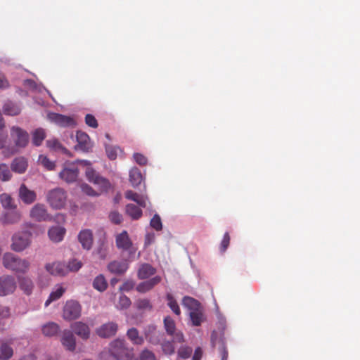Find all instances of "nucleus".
I'll use <instances>...</instances> for the list:
<instances>
[{
    "mask_svg": "<svg viewBox=\"0 0 360 360\" xmlns=\"http://www.w3.org/2000/svg\"><path fill=\"white\" fill-rule=\"evenodd\" d=\"M144 335L146 341L154 345H160L162 352L166 355L174 353L175 348L173 341L166 339L165 334L158 330L156 326L148 325L144 328Z\"/></svg>",
    "mask_w": 360,
    "mask_h": 360,
    "instance_id": "nucleus-1",
    "label": "nucleus"
},
{
    "mask_svg": "<svg viewBox=\"0 0 360 360\" xmlns=\"http://www.w3.org/2000/svg\"><path fill=\"white\" fill-rule=\"evenodd\" d=\"M3 265L6 269L15 274H25L29 271L31 264L26 259H22L11 252H6L3 256Z\"/></svg>",
    "mask_w": 360,
    "mask_h": 360,
    "instance_id": "nucleus-2",
    "label": "nucleus"
},
{
    "mask_svg": "<svg viewBox=\"0 0 360 360\" xmlns=\"http://www.w3.org/2000/svg\"><path fill=\"white\" fill-rule=\"evenodd\" d=\"M182 305L189 311L193 326H199L205 321L203 308L198 300L186 296L183 298Z\"/></svg>",
    "mask_w": 360,
    "mask_h": 360,
    "instance_id": "nucleus-3",
    "label": "nucleus"
},
{
    "mask_svg": "<svg viewBox=\"0 0 360 360\" xmlns=\"http://www.w3.org/2000/svg\"><path fill=\"white\" fill-rule=\"evenodd\" d=\"M32 243V233L29 231H18L11 238V248L20 252L27 249Z\"/></svg>",
    "mask_w": 360,
    "mask_h": 360,
    "instance_id": "nucleus-4",
    "label": "nucleus"
},
{
    "mask_svg": "<svg viewBox=\"0 0 360 360\" xmlns=\"http://www.w3.org/2000/svg\"><path fill=\"white\" fill-rule=\"evenodd\" d=\"M110 354L116 359L127 360L132 357V352L126 347L124 340L117 339L110 345Z\"/></svg>",
    "mask_w": 360,
    "mask_h": 360,
    "instance_id": "nucleus-5",
    "label": "nucleus"
},
{
    "mask_svg": "<svg viewBox=\"0 0 360 360\" xmlns=\"http://www.w3.org/2000/svg\"><path fill=\"white\" fill-rule=\"evenodd\" d=\"M46 199L50 206L58 210L64 207L67 202L66 191L62 188H56L49 191Z\"/></svg>",
    "mask_w": 360,
    "mask_h": 360,
    "instance_id": "nucleus-6",
    "label": "nucleus"
},
{
    "mask_svg": "<svg viewBox=\"0 0 360 360\" xmlns=\"http://www.w3.org/2000/svg\"><path fill=\"white\" fill-rule=\"evenodd\" d=\"M85 176L87 180L96 185L101 192H106L111 187L110 181L101 176L99 173L91 167H87L86 168Z\"/></svg>",
    "mask_w": 360,
    "mask_h": 360,
    "instance_id": "nucleus-7",
    "label": "nucleus"
},
{
    "mask_svg": "<svg viewBox=\"0 0 360 360\" xmlns=\"http://www.w3.org/2000/svg\"><path fill=\"white\" fill-rule=\"evenodd\" d=\"M115 243L118 249L128 252L130 256L134 255L136 251L126 231H123L115 236Z\"/></svg>",
    "mask_w": 360,
    "mask_h": 360,
    "instance_id": "nucleus-8",
    "label": "nucleus"
},
{
    "mask_svg": "<svg viewBox=\"0 0 360 360\" xmlns=\"http://www.w3.org/2000/svg\"><path fill=\"white\" fill-rule=\"evenodd\" d=\"M79 169L76 162H66L63 170L59 173V177L63 181L70 184L77 181Z\"/></svg>",
    "mask_w": 360,
    "mask_h": 360,
    "instance_id": "nucleus-9",
    "label": "nucleus"
},
{
    "mask_svg": "<svg viewBox=\"0 0 360 360\" xmlns=\"http://www.w3.org/2000/svg\"><path fill=\"white\" fill-rule=\"evenodd\" d=\"M11 136L15 143V149L26 147L29 142L28 133L19 127L13 126L11 128Z\"/></svg>",
    "mask_w": 360,
    "mask_h": 360,
    "instance_id": "nucleus-10",
    "label": "nucleus"
},
{
    "mask_svg": "<svg viewBox=\"0 0 360 360\" xmlns=\"http://www.w3.org/2000/svg\"><path fill=\"white\" fill-rule=\"evenodd\" d=\"M163 324L167 334L172 337V341L178 342L184 341V338L183 333L176 330L175 321L171 316H165L163 320Z\"/></svg>",
    "mask_w": 360,
    "mask_h": 360,
    "instance_id": "nucleus-11",
    "label": "nucleus"
},
{
    "mask_svg": "<svg viewBox=\"0 0 360 360\" xmlns=\"http://www.w3.org/2000/svg\"><path fill=\"white\" fill-rule=\"evenodd\" d=\"M17 287L15 278L11 275L0 276V296L13 294Z\"/></svg>",
    "mask_w": 360,
    "mask_h": 360,
    "instance_id": "nucleus-12",
    "label": "nucleus"
},
{
    "mask_svg": "<svg viewBox=\"0 0 360 360\" xmlns=\"http://www.w3.org/2000/svg\"><path fill=\"white\" fill-rule=\"evenodd\" d=\"M81 315V306L77 301H68L63 309V318L65 320H74Z\"/></svg>",
    "mask_w": 360,
    "mask_h": 360,
    "instance_id": "nucleus-13",
    "label": "nucleus"
},
{
    "mask_svg": "<svg viewBox=\"0 0 360 360\" xmlns=\"http://www.w3.org/2000/svg\"><path fill=\"white\" fill-rule=\"evenodd\" d=\"M30 217L37 221H48L51 218L46 206L41 203H37L32 207Z\"/></svg>",
    "mask_w": 360,
    "mask_h": 360,
    "instance_id": "nucleus-14",
    "label": "nucleus"
},
{
    "mask_svg": "<svg viewBox=\"0 0 360 360\" xmlns=\"http://www.w3.org/2000/svg\"><path fill=\"white\" fill-rule=\"evenodd\" d=\"M21 212L16 208L5 211L0 217V221L4 224H15L21 220Z\"/></svg>",
    "mask_w": 360,
    "mask_h": 360,
    "instance_id": "nucleus-15",
    "label": "nucleus"
},
{
    "mask_svg": "<svg viewBox=\"0 0 360 360\" xmlns=\"http://www.w3.org/2000/svg\"><path fill=\"white\" fill-rule=\"evenodd\" d=\"M47 117L49 120L60 127H73L75 125V122L74 120L69 116L55 112H49Z\"/></svg>",
    "mask_w": 360,
    "mask_h": 360,
    "instance_id": "nucleus-16",
    "label": "nucleus"
},
{
    "mask_svg": "<svg viewBox=\"0 0 360 360\" xmlns=\"http://www.w3.org/2000/svg\"><path fill=\"white\" fill-rule=\"evenodd\" d=\"M117 324L115 322H108L96 329V333L102 338L114 336L117 330Z\"/></svg>",
    "mask_w": 360,
    "mask_h": 360,
    "instance_id": "nucleus-17",
    "label": "nucleus"
},
{
    "mask_svg": "<svg viewBox=\"0 0 360 360\" xmlns=\"http://www.w3.org/2000/svg\"><path fill=\"white\" fill-rule=\"evenodd\" d=\"M76 139L77 142V144L75 146L76 150L89 152L91 149L93 144L87 134L79 131L77 132Z\"/></svg>",
    "mask_w": 360,
    "mask_h": 360,
    "instance_id": "nucleus-18",
    "label": "nucleus"
},
{
    "mask_svg": "<svg viewBox=\"0 0 360 360\" xmlns=\"http://www.w3.org/2000/svg\"><path fill=\"white\" fill-rule=\"evenodd\" d=\"M45 269L50 274L55 276H64L68 274L66 264L61 262H54L45 265Z\"/></svg>",
    "mask_w": 360,
    "mask_h": 360,
    "instance_id": "nucleus-19",
    "label": "nucleus"
},
{
    "mask_svg": "<svg viewBox=\"0 0 360 360\" xmlns=\"http://www.w3.org/2000/svg\"><path fill=\"white\" fill-rule=\"evenodd\" d=\"M8 134L6 131H0V150L4 158H8L15 154L17 150L13 146L7 145Z\"/></svg>",
    "mask_w": 360,
    "mask_h": 360,
    "instance_id": "nucleus-20",
    "label": "nucleus"
},
{
    "mask_svg": "<svg viewBox=\"0 0 360 360\" xmlns=\"http://www.w3.org/2000/svg\"><path fill=\"white\" fill-rule=\"evenodd\" d=\"M60 342L67 350L72 352L75 349L76 340L71 330H64L63 331Z\"/></svg>",
    "mask_w": 360,
    "mask_h": 360,
    "instance_id": "nucleus-21",
    "label": "nucleus"
},
{
    "mask_svg": "<svg viewBox=\"0 0 360 360\" xmlns=\"http://www.w3.org/2000/svg\"><path fill=\"white\" fill-rule=\"evenodd\" d=\"M72 331L83 340H87L90 337V328L89 326L82 321H77L71 325Z\"/></svg>",
    "mask_w": 360,
    "mask_h": 360,
    "instance_id": "nucleus-22",
    "label": "nucleus"
},
{
    "mask_svg": "<svg viewBox=\"0 0 360 360\" xmlns=\"http://www.w3.org/2000/svg\"><path fill=\"white\" fill-rule=\"evenodd\" d=\"M19 198L25 204L30 205L36 200L37 194L25 184H22L19 188Z\"/></svg>",
    "mask_w": 360,
    "mask_h": 360,
    "instance_id": "nucleus-23",
    "label": "nucleus"
},
{
    "mask_svg": "<svg viewBox=\"0 0 360 360\" xmlns=\"http://www.w3.org/2000/svg\"><path fill=\"white\" fill-rule=\"evenodd\" d=\"M78 240L82 248L89 250L93 245V233L90 229L82 230L78 234Z\"/></svg>",
    "mask_w": 360,
    "mask_h": 360,
    "instance_id": "nucleus-24",
    "label": "nucleus"
},
{
    "mask_svg": "<svg viewBox=\"0 0 360 360\" xmlns=\"http://www.w3.org/2000/svg\"><path fill=\"white\" fill-rule=\"evenodd\" d=\"M161 281V277L156 276L149 280L139 283L136 286V290L141 293H145L151 290L155 285H158Z\"/></svg>",
    "mask_w": 360,
    "mask_h": 360,
    "instance_id": "nucleus-25",
    "label": "nucleus"
},
{
    "mask_svg": "<svg viewBox=\"0 0 360 360\" xmlns=\"http://www.w3.org/2000/svg\"><path fill=\"white\" fill-rule=\"evenodd\" d=\"M65 234V228L60 226H52L48 231V235L51 240L54 243L60 242Z\"/></svg>",
    "mask_w": 360,
    "mask_h": 360,
    "instance_id": "nucleus-26",
    "label": "nucleus"
},
{
    "mask_svg": "<svg viewBox=\"0 0 360 360\" xmlns=\"http://www.w3.org/2000/svg\"><path fill=\"white\" fill-rule=\"evenodd\" d=\"M128 269V264L125 261H112L108 265V269L115 274H122Z\"/></svg>",
    "mask_w": 360,
    "mask_h": 360,
    "instance_id": "nucleus-27",
    "label": "nucleus"
},
{
    "mask_svg": "<svg viewBox=\"0 0 360 360\" xmlns=\"http://www.w3.org/2000/svg\"><path fill=\"white\" fill-rule=\"evenodd\" d=\"M27 167V162L26 159L22 157L15 158L11 166L12 171L18 174H23L25 172Z\"/></svg>",
    "mask_w": 360,
    "mask_h": 360,
    "instance_id": "nucleus-28",
    "label": "nucleus"
},
{
    "mask_svg": "<svg viewBox=\"0 0 360 360\" xmlns=\"http://www.w3.org/2000/svg\"><path fill=\"white\" fill-rule=\"evenodd\" d=\"M20 288L27 295L32 294L34 288L32 280L27 276H18Z\"/></svg>",
    "mask_w": 360,
    "mask_h": 360,
    "instance_id": "nucleus-29",
    "label": "nucleus"
},
{
    "mask_svg": "<svg viewBox=\"0 0 360 360\" xmlns=\"http://www.w3.org/2000/svg\"><path fill=\"white\" fill-rule=\"evenodd\" d=\"M125 197L128 200L136 202L139 206L143 207H146L148 203V199L147 197L140 195L132 191H127L125 193Z\"/></svg>",
    "mask_w": 360,
    "mask_h": 360,
    "instance_id": "nucleus-30",
    "label": "nucleus"
},
{
    "mask_svg": "<svg viewBox=\"0 0 360 360\" xmlns=\"http://www.w3.org/2000/svg\"><path fill=\"white\" fill-rule=\"evenodd\" d=\"M155 269L151 265L143 264L140 266L138 271V276L140 279H146L155 274Z\"/></svg>",
    "mask_w": 360,
    "mask_h": 360,
    "instance_id": "nucleus-31",
    "label": "nucleus"
},
{
    "mask_svg": "<svg viewBox=\"0 0 360 360\" xmlns=\"http://www.w3.org/2000/svg\"><path fill=\"white\" fill-rule=\"evenodd\" d=\"M60 330L59 326L54 322H49L42 326V333L47 337H52L56 335Z\"/></svg>",
    "mask_w": 360,
    "mask_h": 360,
    "instance_id": "nucleus-32",
    "label": "nucleus"
},
{
    "mask_svg": "<svg viewBox=\"0 0 360 360\" xmlns=\"http://www.w3.org/2000/svg\"><path fill=\"white\" fill-rule=\"evenodd\" d=\"M3 110L6 115L14 116L20 112L21 108L18 103L8 101L4 104Z\"/></svg>",
    "mask_w": 360,
    "mask_h": 360,
    "instance_id": "nucleus-33",
    "label": "nucleus"
},
{
    "mask_svg": "<svg viewBox=\"0 0 360 360\" xmlns=\"http://www.w3.org/2000/svg\"><path fill=\"white\" fill-rule=\"evenodd\" d=\"M65 289L60 285L55 287L53 290L50 293L49 298L45 302V307H48L52 302L58 300L65 292Z\"/></svg>",
    "mask_w": 360,
    "mask_h": 360,
    "instance_id": "nucleus-34",
    "label": "nucleus"
},
{
    "mask_svg": "<svg viewBox=\"0 0 360 360\" xmlns=\"http://www.w3.org/2000/svg\"><path fill=\"white\" fill-rule=\"evenodd\" d=\"M13 354V348L7 342L3 341L0 345V360L9 359Z\"/></svg>",
    "mask_w": 360,
    "mask_h": 360,
    "instance_id": "nucleus-35",
    "label": "nucleus"
},
{
    "mask_svg": "<svg viewBox=\"0 0 360 360\" xmlns=\"http://www.w3.org/2000/svg\"><path fill=\"white\" fill-rule=\"evenodd\" d=\"M129 181L134 187L138 186L143 181L141 172L137 167H133L129 171Z\"/></svg>",
    "mask_w": 360,
    "mask_h": 360,
    "instance_id": "nucleus-36",
    "label": "nucleus"
},
{
    "mask_svg": "<svg viewBox=\"0 0 360 360\" xmlns=\"http://www.w3.org/2000/svg\"><path fill=\"white\" fill-rule=\"evenodd\" d=\"M32 135L33 145L39 146L46 138V131L42 128H38L32 132Z\"/></svg>",
    "mask_w": 360,
    "mask_h": 360,
    "instance_id": "nucleus-37",
    "label": "nucleus"
},
{
    "mask_svg": "<svg viewBox=\"0 0 360 360\" xmlns=\"http://www.w3.org/2000/svg\"><path fill=\"white\" fill-rule=\"evenodd\" d=\"M0 200L2 207L6 210V211L17 207L13 199L7 193H2L0 195Z\"/></svg>",
    "mask_w": 360,
    "mask_h": 360,
    "instance_id": "nucleus-38",
    "label": "nucleus"
},
{
    "mask_svg": "<svg viewBox=\"0 0 360 360\" xmlns=\"http://www.w3.org/2000/svg\"><path fill=\"white\" fill-rule=\"evenodd\" d=\"M46 146L56 152H60L62 153L66 154L68 153V150L63 146V145L59 142L58 139H52L46 141Z\"/></svg>",
    "mask_w": 360,
    "mask_h": 360,
    "instance_id": "nucleus-39",
    "label": "nucleus"
},
{
    "mask_svg": "<svg viewBox=\"0 0 360 360\" xmlns=\"http://www.w3.org/2000/svg\"><path fill=\"white\" fill-rule=\"evenodd\" d=\"M127 337L135 345H142L144 339L142 336L139 335V331L135 328H131L127 331Z\"/></svg>",
    "mask_w": 360,
    "mask_h": 360,
    "instance_id": "nucleus-40",
    "label": "nucleus"
},
{
    "mask_svg": "<svg viewBox=\"0 0 360 360\" xmlns=\"http://www.w3.org/2000/svg\"><path fill=\"white\" fill-rule=\"evenodd\" d=\"M93 287L99 292H103L108 287V283L103 275L97 276L93 281Z\"/></svg>",
    "mask_w": 360,
    "mask_h": 360,
    "instance_id": "nucleus-41",
    "label": "nucleus"
},
{
    "mask_svg": "<svg viewBox=\"0 0 360 360\" xmlns=\"http://www.w3.org/2000/svg\"><path fill=\"white\" fill-rule=\"evenodd\" d=\"M126 212L133 219H138L142 215L141 210L134 204H128L126 207Z\"/></svg>",
    "mask_w": 360,
    "mask_h": 360,
    "instance_id": "nucleus-42",
    "label": "nucleus"
},
{
    "mask_svg": "<svg viewBox=\"0 0 360 360\" xmlns=\"http://www.w3.org/2000/svg\"><path fill=\"white\" fill-rule=\"evenodd\" d=\"M37 162L48 170H53L56 167L55 162L51 160L47 156L44 155H39Z\"/></svg>",
    "mask_w": 360,
    "mask_h": 360,
    "instance_id": "nucleus-43",
    "label": "nucleus"
},
{
    "mask_svg": "<svg viewBox=\"0 0 360 360\" xmlns=\"http://www.w3.org/2000/svg\"><path fill=\"white\" fill-rule=\"evenodd\" d=\"M24 84L36 92L41 93L43 91H45L52 98L51 93L47 89H46L43 85L37 84L32 79L25 80Z\"/></svg>",
    "mask_w": 360,
    "mask_h": 360,
    "instance_id": "nucleus-44",
    "label": "nucleus"
},
{
    "mask_svg": "<svg viewBox=\"0 0 360 360\" xmlns=\"http://www.w3.org/2000/svg\"><path fill=\"white\" fill-rule=\"evenodd\" d=\"M166 299L167 301V305L171 309V310L177 316L180 315L181 310L179 307L178 303L176 300L174 298L172 294L167 293L166 296Z\"/></svg>",
    "mask_w": 360,
    "mask_h": 360,
    "instance_id": "nucleus-45",
    "label": "nucleus"
},
{
    "mask_svg": "<svg viewBox=\"0 0 360 360\" xmlns=\"http://www.w3.org/2000/svg\"><path fill=\"white\" fill-rule=\"evenodd\" d=\"M193 349L191 347L182 346L179 347L177 351V357L176 360H186L188 359L191 354Z\"/></svg>",
    "mask_w": 360,
    "mask_h": 360,
    "instance_id": "nucleus-46",
    "label": "nucleus"
},
{
    "mask_svg": "<svg viewBox=\"0 0 360 360\" xmlns=\"http://www.w3.org/2000/svg\"><path fill=\"white\" fill-rule=\"evenodd\" d=\"M135 304L139 310L151 311L153 309L150 300L148 298L139 299L136 300Z\"/></svg>",
    "mask_w": 360,
    "mask_h": 360,
    "instance_id": "nucleus-47",
    "label": "nucleus"
},
{
    "mask_svg": "<svg viewBox=\"0 0 360 360\" xmlns=\"http://www.w3.org/2000/svg\"><path fill=\"white\" fill-rule=\"evenodd\" d=\"M11 177L12 174L8 166L4 163L0 164V179L3 181H8Z\"/></svg>",
    "mask_w": 360,
    "mask_h": 360,
    "instance_id": "nucleus-48",
    "label": "nucleus"
},
{
    "mask_svg": "<svg viewBox=\"0 0 360 360\" xmlns=\"http://www.w3.org/2000/svg\"><path fill=\"white\" fill-rule=\"evenodd\" d=\"M108 245L103 240H100L98 246L95 250V253L98 255L101 259H105L108 254Z\"/></svg>",
    "mask_w": 360,
    "mask_h": 360,
    "instance_id": "nucleus-49",
    "label": "nucleus"
},
{
    "mask_svg": "<svg viewBox=\"0 0 360 360\" xmlns=\"http://www.w3.org/2000/svg\"><path fill=\"white\" fill-rule=\"evenodd\" d=\"M68 268V274L70 271L76 272L79 271L82 266V263L77 259H72L69 261L68 264H66Z\"/></svg>",
    "mask_w": 360,
    "mask_h": 360,
    "instance_id": "nucleus-50",
    "label": "nucleus"
},
{
    "mask_svg": "<svg viewBox=\"0 0 360 360\" xmlns=\"http://www.w3.org/2000/svg\"><path fill=\"white\" fill-rule=\"evenodd\" d=\"M131 305L130 299L125 295L121 294L119 297V302L116 305L118 309H127Z\"/></svg>",
    "mask_w": 360,
    "mask_h": 360,
    "instance_id": "nucleus-51",
    "label": "nucleus"
},
{
    "mask_svg": "<svg viewBox=\"0 0 360 360\" xmlns=\"http://www.w3.org/2000/svg\"><path fill=\"white\" fill-rule=\"evenodd\" d=\"M150 225L153 229H154L156 231H160L162 229V224L160 219V217L155 214L153 217L151 219L150 221Z\"/></svg>",
    "mask_w": 360,
    "mask_h": 360,
    "instance_id": "nucleus-52",
    "label": "nucleus"
},
{
    "mask_svg": "<svg viewBox=\"0 0 360 360\" xmlns=\"http://www.w3.org/2000/svg\"><path fill=\"white\" fill-rule=\"evenodd\" d=\"M120 150L118 147L106 146L105 151L109 159L115 160L117 155V151Z\"/></svg>",
    "mask_w": 360,
    "mask_h": 360,
    "instance_id": "nucleus-53",
    "label": "nucleus"
},
{
    "mask_svg": "<svg viewBox=\"0 0 360 360\" xmlns=\"http://www.w3.org/2000/svg\"><path fill=\"white\" fill-rule=\"evenodd\" d=\"M140 359L141 360H158L155 354L148 350V349H144L141 355H140Z\"/></svg>",
    "mask_w": 360,
    "mask_h": 360,
    "instance_id": "nucleus-54",
    "label": "nucleus"
},
{
    "mask_svg": "<svg viewBox=\"0 0 360 360\" xmlns=\"http://www.w3.org/2000/svg\"><path fill=\"white\" fill-rule=\"evenodd\" d=\"M82 191L84 193L90 196L98 195V193L95 191L89 185L86 184H82L81 185Z\"/></svg>",
    "mask_w": 360,
    "mask_h": 360,
    "instance_id": "nucleus-55",
    "label": "nucleus"
},
{
    "mask_svg": "<svg viewBox=\"0 0 360 360\" xmlns=\"http://www.w3.org/2000/svg\"><path fill=\"white\" fill-rule=\"evenodd\" d=\"M85 122L86 124L92 127V128H96L98 127V122L94 116H93L91 114H87L85 117Z\"/></svg>",
    "mask_w": 360,
    "mask_h": 360,
    "instance_id": "nucleus-56",
    "label": "nucleus"
},
{
    "mask_svg": "<svg viewBox=\"0 0 360 360\" xmlns=\"http://www.w3.org/2000/svg\"><path fill=\"white\" fill-rule=\"evenodd\" d=\"M110 219L112 222L119 224L122 221V216L117 211H113L110 214Z\"/></svg>",
    "mask_w": 360,
    "mask_h": 360,
    "instance_id": "nucleus-57",
    "label": "nucleus"
},
{
    "mask_svg": "<svg viewBox=\"0 0 360 360\" xmlns=\"http://www.w3.org/2000/svg\"><path fill=\"white\" fill-rule=\"evenodd\" d=\"M134 160L135 162L139 165H145L147 163V158L141 153H134Z\"/></svg>",
    "mask_w": 360,
    "mask_h": 360,
    "instance_id": "nucleus-58",
    "label": "nucleus"
},
{
    "mask_svg": "<svg viewBox=\"0 0 360 360\" xmlns=\"http://www.w3.org/2000/svg\"><path fill=\"white\" fill-rule=\"evenodd\" d=\"M229 242H230V237H229V233L226 232L224 235L223 239L221 243L220 249H221V252H224L226 251V250L227 249V248L229 245Z\"/></svg>",
    "mask_w": 360,
    "mask_h": 360,
    "instance_id": "nucleus-59",
    "label": "nucleus"
},
{
    "mask_svg": "<svg viewBox=\"0 0 360 360\" xmlns=\"http://www.w3.org/2000/svg\"><path fill=\"white\" fill-rule=\"evenodd\" d=\"M10 315V310L8 307L0 305V318H7Z\"/></svg>",
    "mask_w": 360,
    "mask_h": 360,
    "instance_id": "nucleus-60",
    "label": "nucleus"
},
{
    "mask_svg": "<svg viewBox=\"0 0 360 360\" xmlns=\"http://www.w3.org/2000/svg\"><path fill=\"white\" fill-rule=\"evenodd\" d=\"M134 287V284L132 282H125L120 287V290L121 291H129L132 289Z\"/></svg>",
    "mask_w": 360,
    "mask_h": 360,
    "instance_id": "nucleus-61",
    "label": "nucleus"
},
{
    "mask_svg": "<svg viewBox=\"0 0 360 360\" xmlns=\"http://www.w3.org/2000/svg\"><path fill=\"white\" fill-rule=\"evenodd\" d=\"M9 84L5 76L0 73V89H5L8 86Z\"/></svg>",
    "mask_w": 360,
    "mask_h": 360,
    "instance_id": "nucleus-62",
    "label": "nucleus"
},
{
    "mask_svg": "<svg viewBox=\"0 0 360 360\" xmlns=\"http://www.w3.org/2000/svg\"><path fill=\"white\" fill-rule=\"evenodd\" d=\"M202 355V351L200 347H197L195 350L192 360H200Z\"/></svg>",
    "mask_w": 360,
    "mask_h": 360,
    "instance_id": "nucleus-63",
    "label": "nucleus"
},
{
    "mask_svg": "<svg viewBox=\"0 0 360 360\" xmlns=\"http://www.w3.org/2000/svg\"><path fill=\"white\" fill-rule=\"evenodd\" d=\"M20 360H36V357L33 354H29V355L23 356Z\"/></svg>",
    "mask_w": 360,
    "mask_h": 360,
    "instance_id": "nucleus-64",
    "label": "nucleus"
}]
</instances>
